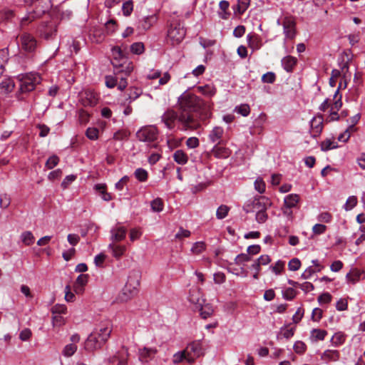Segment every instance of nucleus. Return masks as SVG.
I'll use <instances>...</instances> for the list:
<instances>
[{"label":"nucleus","mask_w":365,"mask_h":365,"mask_svg":"<svg viewBox=\"0 0 365 365\" xmlns=\"http://www.w3.org/2000/svg\"><path fill=\"white\" fill-rule=\"evenodd\" d=\"M179 111L181 112L180 121L184 127L190 123V127L197 130L200 127V120L207 118L203 101L195 94L185 91L178 99Z\"/></svg>","instance_id":"f257e3e1"},{"label":"nucleus","mask_w":365,"mask_h":365,"mask_svg":"<svg viewBox=\"0 0 365 365\" xmlns=\"http://www.w3.org/2000/svg\"><path fill=\"white\" fill-rule=\"evenodd\" d=\"M112 326L109 321H105L99 324L91 332L84 342V348L88 352L101 349L110 338Z\"/></svg>","instance_id":"f03ea898"},{"label":"nucleus","mask_w":365,"mask_h":365,"mask_svg":"<svg viewBox=\"0 0 365 365\" xmlns=\"http://www.w3.org/2000/svg\"><path fill=\"white\" fill-rule=\"evenodd\" d=\"M30 3L33 10L21 19L22 28L34 21L36 18H38L48 11L52 6L51 0H32Z\"/></svg>","instance_id":"7ed1b4c3"},{"label":"nucleus","mask_w":365,"mask_h":365,"mask_svg":"<svg viewBox=\"0 0 365 365\" xmlns=\"http://www.w3.org/2000/svg\"><path fill=\"white\" fill-rule=\"evenodd\" d=\"M181 118V112L179 113L173 110H166L161 117L162 121L165 123V126L170 129L173 130L176 126L178 129L187 131V130H195L193 128L190 127V123H187V125L184 128V125H182L180 121Z\"/></svg>","instance_id":"20e7f679"},{"label":"nucleus","mask_w":365,"mask_h":365,"mask_svg":"<svg viewBox=\"0 0 365 365\" xmlns=\"http://www.w3.org/2000/svg\"><path fill=\"white\" fill-rule=\"evenodd\" d=\"M140 281L138 277L129 276L126 284L118 294V299L122 302H126L138 293Z\"/></svg>","instance_id":"39448f33"},{"label":"nucleus","mask_w":365,"mask_h":365,"mask_svg":"<svg viewBox=\"0 0 365 365\" xmlns=\"http://www.w3.org/2000/svg\"><path fill=\"white\" fill-rule=\"evenodd\" d=\"M59 23L58 17H52L48 21H43L38 27V33L46 40L52 39L57 34Z\"/></svg>","instance_id":"423d86ee"},{"label":"nucleus","mask_w":365,"mask_h":365,"mask_svg":"<svg viewBox=\"0 0 365 365\" xmlns=\"http://www.w3.org/2000/svg\"><path fill=\"white\" fill-rule=\"evenodd\" d=\"M269 200L264 196L255 197L252 200H247L243 205V210L246 213L258 212L267 210L269 205Z\"/></svg>","instance_id":"0eeeda50"},{"label":"nucleus","mask_w":365,"mask_h":365,"mask_svg":"<svg viewBox=\"0 0 365 365\" xmlns=\"http://www.w3.org/2000/svg\"><path fill=\"white\" fill-rule=\"evenodd\" d=\"M40 76L36 73H26L20 79L19 91L21 93H28L34 91L40 83Z\"/></svg>","instance_id":"6e6552de"},{"label":"nucleus","mask_w":365,"mask_h":365,"mask_svg":"<svg viewBox=\"0 0 365 365\" xmlns=\"http://www.w3.org/2000/svg\"><path fill=\"white\" fill-rule=\"evenodd\" d=\"M21 51L26 53H33L37 48V41L34 36L29 33H23L18 41Z\"/></svg>","instance_id":"1a4fd4ad"},{"label":"nucleus","mask_w":365,"mask_h":365,"mask_svg":"<svg viewBox=\"0 0 365 365\" xmlns=\"http://www.w3.org/2000/svg\"><path fill=\"white\" fill-rule=\"evenodd\" d=\"M158 137V129L151 125L143 126L136 133V138L142 142L152 143Z\"/></svg>","instance_id":"9d476101"},{"label":"nucleus","mask_w":365,"mask_h":365,"mask_svg":"<svg viewBox=\"0 0 365 365\" xmlns=\"http://www.w3.org/2000/svg\"><path fill=\"white\" fill-rule=\"evenodd\" d=\"M283 34L288 39H294L297 35V21L293 16H285L282 19Z\"/></svg>","instance_id":"9b49d317"},{"label":"nucleus","mask_w":365,"mask_h":365,"mask_svg":"<svg viewBox=\"0 0 365 365\" xmlns=\"http://www.w3.org/2000/svg\"><path fill=\"white\" fill-rule=\"evenodd\" d=\"M111 53L113 56L111 63L113 68L115 66L119 68V66H122V63L129 61L127 56L128 53L119 46L113 47Z\"/></svg>","instance_id":"f8f14e48"},{"label":"nucleus","mask_w":365,"mask_h":365,"mask_svg":"<svg viewBox=\"0 0 365 365\" xmlns=\"http://www.w3.org/2000/svg\"><path fill=\"white\" fill-rule=\"evenodd\" d=\"M186 32L180 25L170 27L168 30V37L172 41L173 44L180 43L185 38Z\"/></svg>","instance_id":"ddd939ff"},{"label":"nucleus","mask_w":365,"mask_h":365,"mask_svg":"<svg viewBox=\"0 0 365 365\" xmlns=\"http://www.w3.org/2000/svg\"><path fill=\"white\" fill-rule=\"evenodd\" d=\"M299 200V196L297 194H289L284 197L283 213L287 216L292 215V208L296 207Z\"/></svg>","instance_id":"4468645a"},{"label":"nucleus","mask_w":365,"mask_h":365,"mask_svg":"<svg viewBox=\"0 0 365 365\" xmlns=\"http://www.w3.org/2000/svg\"><path fill=\"white\" fill-rule=\"evenodd\" d=\"M311 135L313 138H317L323 129V117L322 115L314 116L310 121Z\"/></svg>","instance_id":"2eb2a0df"},{"label":"nucleus","mask_w":365,"mask_h":365,"mask_svg":"<svg viewBox=\"0 0 365 365\" xmlns=\"http://www.w3.org/2000/svg\"><path fill=\"white\" fill-rule=\"evenodd\" d=\"M188 300L190 303L195 305V309L205 302V299L202 297V294L200 288H192L190 290Z\"/></svg>","instance_id":"dca6fc26"},{"label":"nucleus","mask_w":365,"mask_h":365,"mask_svg":"<svg viewBox=\"0 0 365 365\" xmlns=\"http://www.w3.org/2000/svg\"><path fill=\"white\" fill-rule=\"evenodd\" d=\"M127 229L120 225H116L110 230V239L113 242H120L125 238Z\"/></svg>","instance_id":"f3484780"},{"label":"nucleus","mask_w":365,"mask_h":365,"mask_svg":"<svg viewBox=\"0 0 365 365\" xmlns=\"http://www.w3.org/2000/svg\"><path fill=\"white\" fill-rule=\"evenodd\" d=\"M157 20L158 18L155 14L144 16L139 21L138 29L140 31H148L157 22Z\"/></svg>","instance_id":"a211bd4d"},{"label":"nucleus","mask_w":365,"mask_h":365,"mask_svg":"<svg viewBox=\"0 0 365 365\" xmlns=\"http://www.w3.org/2000/svg\"><path fill=\"white\" fill-rule=\"evenodd\" d=\"M98 101L96 93L91 91H86L81 97V103L83 106H95Z\"/></svg>","instance_id":"6ab92c4d"},{"label":"nucleus","mask_w":365,"mask_h":365,"mask_svg":"<svg viewBox=\"0 0 365 365\" xmlns=\"http://www.w3.org/2000/svg\"><path fill=\"white\" fill-rule=\"evenodd\" d=\"M122 66L114 67V74L116 76H128L133 71L134 66L132 61H127L121 63Z\"/></svg>","instance_id":"aec40b11"},{"label":"nucleus","mask_w":365,"mask_h":365,"mask_svg":"<svg viewBox=\"0 0 365 365\" xmlns=\"http://www.w3.org/2000/svg\"><path fill=\"white\" fill-rule=\"evenodd\" d=\"M156 348L144 347L139 349V360L142 362H148L157 354Z\"/></svg>","instance_id":"412c9836"},{"label":"nucleus","mask_w":365,"mask_h":365,"mask_svg":"<svg viewBox=\"0 0 365 365\" xmlns=\"http://www.w3.org/2000/svg\"><path fill=\"white\" fill-rule=\"evenodd\" d=\"M224 129L222 127L215 126L209 133V140L212 143L221 144Z\"/></svg>","instance_id":"4be33fe9"},{"label":"nucleus","mask_w":365,"mask_h":365,"mask_svg":"<svg viewBox=\"0 0 365 365\" xmlns=\"http://www.w3.org/2000/svg\"><path fill=\"white\" fill-rule=\"evenodd\" d=\"M196 309H197L200 317L204 319H206L212 317L214 314L213 307L210 303L205 302L204 304H202L200 307H198Z\"/></svg>","instance_id":"5701e85b"},{"label":"nucleus","mask_w":365,"mask_h":365,"mask_svg":"<svg viewBox=\"0 0 365 365\" xmlns=\"http://www.w3.org/2000/svg\"><path fill=\"white\" fill-rule=\"evenodd\" d=\"M297 63V58L292 56H287L282 59V66L288 73L293 71Z\"/></svg>","instance_id":"b1692460"},{"label":"nucleus","mask_w":365,"mask_h":365,"mask_svg":"<svg viewBox=\"0 0 365 365\" xmlns=\"http://www.w3.org/2000/svg\"><path fill=\"white\" fill-rule=\"evenodd\" d=\"M363 274V270L359 269L357 268H353L350 270L349 272L346 274V279L347 282L354 284L360 280Z\"/></svg>","instance_id":"393cba45"},{"label":"nucleus","mask_w":365,"mask_h":365,"mask_svg":"<svg viewBox=\"0 0 365 365\" xmlns=\"http://www.w3.org/2000/svg\"><path fill=\"white\" fill-rule=\"evenodd\" d=\"M108 249L111 250L113 257L118 259L125 254L126 246L112 242L109 244Z\"/></svg>","instance_id":"a878e982"},{"label":"nucleus","mask_w":365,"mask_h":365,"mask_svg":"<svg viewBox=\"0 0 365 365\" xmlns=\"http://www.w3.org/2000/svg\"><path fill=\"white\" fill-rule=\"evenodd\" d=\"M185 350L187 355L189 354L190 356H193L195 359V357H197L200 355L202 349L199 342L193 341L189 344Z\"/></svg>","instance_id":"bb28decb"},{"label":"nucleus","mask_w":365,"mask_h":365,"mask_svg":"<svg viewBox=\"0 0 365 365\" xmlns=\"http://www.w3.org/2000/svg\"><path fill=\"white\" fill-rule=\"evenodd\" d=\"M247 39L249 46L251 47L253 50L259 49L262 45V38L257 34H249L247 36Z\"/></svg>","instance_id":"cd10ccee"},{"label":"nucleus","mask_w":365,"mask_h":365,"mask_svg":"<svg viewBox=\"0 0 365 365\" xmlns=\"http://www.w3.org/2000/svg\"><path fill=\"white\" fill-rule=\"evenodd\" d=\"M185 359L189 363L194 361V357L189 354L187 355L185 350H183L182 351H178L173 355V362L175 364H178Z\"/></svg>","instance_id":"c85d7f7f"},{"label":"nucleus","mask_w":365,"mask_h":365,"mask_svg":"<svg viewBox=\"0 0 365 365\" xmlns=\"http://www.w3.org/2000/svg\"><path fill=\"white\" fill-rule=\"evenodd\" d=\"M251 0H237V4L232 6L234 14L242 15L250 5Z\"/></svg>","instance_id":"c756f323"},{"label":"nucleus","mask_w":365,"mask_h":365,"mask_svg":"<svg viewBox=\"0 0 365 365\" xmlns=\"http://www.w3.org/2000/svg\"><path fill=\"white\" fill-rule=\"evenodd\" d=\"M340 354L337 350H325L321 356L322 360L327 361H336L339 359Z\"/></svg>","instance_id":"7c9ffc66"},{"label":"nucleus","mask_w":365,"mask_h":365,"mask_svg":"<svg viewBox=\"0 0 365 365\" xmlns=\"http://www.w3.org/2000/svg\"><path fill=\"white\" fill-rule=\"evenodd\" d=\"M230 6V3L227 1L222 0L219 3V9L218 15L222 19L227 20L229 19L230 16V12L228 11V9Z\"/></svg>","instance_id":"2f4dec72"},{"label":"nucleus","mask_w":365,"mask_h":365,"mask_svg":"<svg viewBox=\"0 0 365 365\" xmlns=\"http://www.w3.org/2000/svg\"><path fill=\"white\" fill-rule=\"evenodd\" d=\"M94 189L103 200L109 201L112 199L110 193L106 191V184H96Z\"/></svg>","instance_id":"473e14b6"},{"label":"nucleus","mask_w":365,"mask_h":365,"mask_svg":"<svg viewBox=\"0 0 365 365\" xmlns=\"http://www.w3.org/2000/svg\"><path fill=\"white\" fill-rule=\"evenodd\" d=\"M88 279V274H81L78 276L74 284V290L77 294L82 291V287L87 284Z\"/></svg>","instance_id":"72a5a7b5"},{"label":"nucleus","mask_w":365,"mask_h":365,"mask_svg":"<svg viewBox=\"0 0 365 365\" xmlns=\"http://www.w3.org/2000/svg\"><path fill=\"white\" fill-rule=\"evenodd\" d=\"M174 160L180 165H185L188 161L187 154L182 150H177L173 154Z\"/></svg>","instance_id":"f704fd0d"},{"label":"nucleus","mask_w":365,"mask_h":365,"mask_svg":"<svg viewBox=\"0 0 365 365\" xmlns=\"http://www.w3.org/2000/svg\"><path fill=\"white\" fill-rule=\"evenodd\" d=\"M327 335V331L321 329H313L311 331V338L314 341H322Z\"/></svg>","instance_id":"c9c22d12"},{"label":"nucleus","mask_w":365,"mask_h":365,"mask_svg":"<svg viewBox=\"0 0 365 365\" xmlns=\"http://www.w3.org/2000/svg\"><path fill=\"white\" fill-rule=\"evenodd\" d=\"M21 240L25 245L30 246L34 244L35 238L31 231H25L21 235Z\"/></svg>","instance_id":"e433bc0d"},{"label":"nucleus","mask_w":365,"mask_h":365,"mask_svg":"<svg viewBox=\"0 0 365 365\" xmlns=\"http://www.w3.org/2000/svg\"><path fill=\"white\" fill-rule=\"evenodd\" d=\"M206 244L203 241L195 242L191 247V252L194 255H200L206 250Z\"/></svg>","instance_id":"4c0bfd02"},{"label":"nucleus","mask_w":365,"mask_h":365,"mask_svg":"<svg viewBox=\"0 0 365 365\" xmlns=\"http://www.w3.org/2000/svg\"><path fill=\"white\" fill-rule=\"evenodd\" d=\"M320 146L322 151H328L329 150L338 148V144L336 142L331 139H326L321 143Z\"/></svg>","instance_id":"58836bf2"},{"label":"nucleus","mask_w":365,"mask_h":365,"mask_svg":"<svg viewBox=\"0 0 365 365\" xmlns=\"http://www.w3.org/2000/svg\"><path fill=\"white\" fill-rule=\"evenodd\" d=\"M77 351V346L74 344H69L64 346L62 354L66 357L73 356Z\"/></svg>","instance_id":"ea45409f"},{"label":"nucleus","mask_w":365,"mask_h":365,"mask_svg":"<svg viewBox=\"0 0 365 365\" xmlns=\"http://www.w3.org/2000/svg\"><path fill=\"white\" fill-rule=\"evenodd\" d=\"M66 322L63 314H52V324L53 327H61Z\"/></svg>","instance_id":"a19ab883"},{"label":"nucleus","mask_w":365,"mask_h":365,"mask_svg":"<svg viewBox=\"0 0 365 365\" xmlns=\"http://www.w3.org/2000/svg\"><path fill=\"white\" fill-rule=\"evenodd\" d=\"M350 61H351V58H348L346 61H344V59L343 57L339 58L338 59V64H339V66L340 67L341 72L344 73V78L346 77V73L349 72V63Z\"/></svg>","instance_id":"79ce46f5"},{"label":"nucleus","mask_w":365,"mask_h":365,"mask_svg":"<svg viewBox=\"0 0 365 365\" xmlns=\"http://www.w3.org/2000/svg\"><path fill=\"white\" fill-rule=\"evenodd\" d=\"M331 341L334 346H339L344 342L345 336L341 332L335 333Z\"/></svg>","instance_id":"37998d69"},{"label":"nucleus","mask_w":365,"mask_h":365,"mask_svg":"<svg viewBox=\"0 0 365 365\" xmlns=\"http://www.w3.org/2000/svg\"><path fill=\"white\" fill-rule=\"evenodd\" d=\"M145 51V46L142 42H135L130 45V51L133 54L140 55Z\"/></svg>","instance_id":"c03bdc74"},{"label":"nucleus","mask_w":365,"mask_h":365,"mask_svg":"<svg viewBox=\"0 0 365 365\" xmlns=\"http://www.w3.org/2000/svg\"><path fill=\"white\" fill-rule=\"evenodd\" d=\"M52 314H66L67 307L65 304H56L51 307Z\"/></svg>","instance_id":"a18cd8bd"},{"label":"nucleus","mask_w":365,"mask_h":365,"mask_svg":"<svg viewBox=\"0 0 365 365\" xmlns=\"http://www.w3.org/2000/svg\"><path fill=\"white\" fill-rule=\"evenodd\" d=\"M134 175L138 181L143 182L147 180L148 174L145 169L139 168L135 170Z\"/></svg>","instance_id":"49530a36"},{"label":"nucleus","mask_w":365,"mask_h":365,"mask_svg":"<svg viewBox=\"0 0 365 365\" xmlns=\"http://www.w3.org/2000/svg\"><path fill=\"white\" fill-rule=\"evenodd\" d=\"M357 197L354 195L349 196L343 207L346 211L352 210L357 205Z\"/></svg>","instance_id":"de8ad7c7"},{"label":"nucleus","mask_w":365,"mask_h":365,"mask_svg":"<svg viewBox=\"0 0 365 365\" xmlns=\"http://www.w3.org/2000/svg\"><path fill=\"white\" fill-rule=\"evenodd\" d=\"M133 10V3L132 0H128L123 4L122 11L125 16H129Z\"/></svg>","instance_id":"09e8293b"},{"label":"nucleus","mask_w":365,"mask_h":365,"mask_svg":"<svg viewBox=\"0 0 365 365\" xmlns=\"http://www.w3.org/2000/svg\"><path fill=\"white\" fill-rule=\"evenodd\" d=\"M151 209L153 212H161L163 210V202L161 199L156 198L150 203Z\"/></svg>","instance_id":"8fccbe9b"},{"label":"nucleus","mask_w":365,"mask_h":365,"mask_svg":"<svg viewBox=\"0 0 365 365\" xmlns=\"http://www.w3.org/2000/svg\"><path fill=\"white\" fill-rule=\"evenodd\" d=\"M296 295V291L292 287H288L285 290L282 291V297L288 301H291L294 299Z\"/></svg>","instance_id":"3c124183"},{"label":"nucleus","mask_w":365,"mask_h":365,"mask_svg":"<svg viewBox=\"0 0 365 365\" xmlns=\"http://www.w3.org/2000/svg\"><path fill=\"white\" fill-rule=\"evenodd\" d=\"M141 89L135 87L130 88L128 100H129V102L130 103L137 99L141 95Z\"/></svg>","instance_id":"603ef678"},{"label":"nucleus","mask_w":365,"mask_h":365,"mask_svg":"<svg viewBox=\"0 0 365 365\" xmlns=\"http://www.w3.org/2000/svg\"><path fill=\"white\" fill-rule=\"evenodd\" d=\"M251 257L248 254L241 253L236 256L235 264L237 265L242 264L244 262H250Z\"/></svg>","instance_id":"864d4df0"},{"label":"nucleus","mask_w":365,"mask_h":365,"mask_svg":"<svg viewBox=\"0 0 365 365\" xmlns=\"http://www.w3.org/2000/svg\"><path fill=\"white\" fill-rule=\"evenodd\" d=\"M106 86L109 88H113L117 86V81H118V76H106Z\"/></svg>","instance_id":"5fc2aeb1"},{"label":"nucleus","mask_w":365,"mask_h":365,"mask_svg":"<svg viewBox=\"0 0 365 365\" xmlns=\"http://www.w3.org/2000/svg\"><path fill=\"white\" fill-rule=\"evenodd\" d=\"M293 349L297 354H303L307 350V345L302 341H297Z\"/></svg>","instance_id":"6e6d98bb"},{"label":"nucleus","mask_w":365,"mask_h":365,"mask_svg":"<svg viewBox=\"0 0 365 365\" xmlns=\"http://www.w3.org/2000/svg\"><path fill=\"white\" fill-rule=\"evenodd\" d=\"M229 207L227 205H220L216 212V217L217 219L222 220L226 217L228 214Z\"/></svg>","instance_id":"4d7b16f0"},{"label":"nucleus","mask_w":365,"mask_h":365,"mask_svg":"<svg viewBox=\"0 0 365 365\" xmlns=\"http://www.w3.org/2000/svg\"><path fill=\"white\" fill-rule=\"evenodd\" d=\"M235 110L242 116L246 117L250 113V108L247 104H241L239 106H236Z\"/></svg>","instance_id":"13d9d810"},{"label":"nucleus","mask_w":365,"mask_h":365,"mask_svg":"<svg viewBox=\"0 0 365 365\" xmlns=\"http://www.w3.org/2000/svg\"><path fill=\"white\" fill-rule=\"evenodd\" d=\"M284 267V262L282 260H278L274 265H271L269 269L276 274H279Z\"/></svg>","instance_id":"bf43d9fd"},{"label":"nucleus","mask_w":365,"mask_h":365,"mask_svg":"<svg viewBox=\"0 0 365 365\" xmlns=\"http://www.w3.org/2000/svg\"><path fill=\"white\" fill-rule=\"evenodd\" d=\"M129 135V131L126 130H119L113 134V139L116 140H123L127 139Z\"/></svg>","instance_id":"052dcab7"},{"label":"nucleus","mask_w":365,"mask_h":365,"mask_svg":"<svg viewBox=\"0 0 365 365\" xmlns=\"http://www.w3.org/2000/svg\"><path fill=\"white\" fill-rule=\"evenodd\" d=\"M58 162L59 158L56 155H53L46 160L45 165L48 169H52L58 165Z\"/></svg>","instance_id":"680f3d73"},{"label":"nucleus","mask_w":365,"mask_h":365,"mask_svg":"<svg viewBox=\"0 0 365 365\" xmlns=\"http://www.w3.org/2000/svg\"><path fill=\"white\" fill-rule=\"evenodd\" d=\"M332 215L329 212H323L317 216L318 221L324 223H329L332 220Z\"/></svg>","instance_id":"e2e57ef3"},{"label":"nucleus","mask_w":365,"mask_h":365,"mask_svg":"<svg viewBox=\"0 0 365 365\" xmlns=\"http://www.w3.org/2000/svg\"><path fill=\"white\" fill-rule=\"evenodd\" d=\"M86 137L92 140H95L98 138V129L96 128H88L86 131Z\"/></svg>","instance_id":"0e129e2a"},{"label":"nucleus","mask_w":365,"mask_h":365,"mask_svg":"<svg viewBox=\"0 0 365 365\" xmlns=\"http://www.w3.org/2000/svg\"><path fill=\"white\" fill-rule=\"evenodd\" d=\"M301 261L298 258H292L288 263V269L290 271H297L301 267Z\"/></svg>","instance_id":"69168bd1"},{"label":"nucleus","mask_w":365,"mask_h":365,"mask_svg":"<svg viewBox=\"0 0 365 365\" xmlns=\"http://www.w3.org/2000/svg\"><path fill=\"white\" fill-rule=\"evenodd\" d=\"M90 114L83 109L78 110V120L81 124H86L88 122Z\"/></svg>","instance_id":"338daca9"},{"label":"nucleus","mask_w":365,"mask_h":365,"mask_svg":"<svg viewBox=\"0 0 365 365\" xmlns=\"http://www.w3.org/2000/svg\"><path fill=\"white\" fill-rule=\"evenodd\" d=\"M276 80V75L273 72H267L262 77V81L267 83H273Z\"/></svg>","instance_id":"774afa93"}]
</instances>
